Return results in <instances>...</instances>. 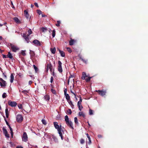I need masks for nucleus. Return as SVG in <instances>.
Returning a JSON list of instances; mask_svg holds the SVG:
<instances>
[{"label":"nucleus","instance_id":"obj_13","mask_svg":"<svg viewBox=\"0 0 148 148\" xmlns=\"http://www.w3.org/2000/svg\"><path fill=\"white\" fill-rule=\"evenodd\" d=\"M66 123L67 125L73 129H74L73 127V124L72 122L71 121H69L66 122Z\"/></svg>","mask_w":148,"mask_h":148},{"label":"nucleus","instance_id":"obj_21","mask_svg":"<svg viewBox=\"0 0 148 148\" xmlns=\"http://www.w3.org/2000/svg\"><path fill=\"white\" fill-rule=\"evenodd\" d=\"M5 112L6 116L7 118H8L9 115V113L8 112V108H6L5 110Z\"/></svg>","mask_w":148,"mask_h":148},{"label":"nucleus","instance_id":"obj_2","mask_svg":"<svg viewBox=\"0 0 148 148\" xmlns=\"http://www.w3.org/2000/svg\"><path fill=\"white\" fill-rule=\"evenodd\" d=\"M95 92H98V93L102 96L105 95L106 92V90H96Z\"/></svg>","mask_w":148,"mask_h":148},{"label":"nucleus","instance_id":"obj_54","mask_svg":"<svg viewBox=\"0 0 148 148\" xmlns=\"http://www.w3.org/2000/svg\"><path fill=\"white\" fill-rule=\"evenodd\" d=\"M22 92L25 94H26L27 93H28V92L26 90H24L22 91Z\"/></svg>","mask_w":148,"mask_h":148},{"label":"nucleus","instance_id":"obj_12","mask_svg":"<svg viewBox=\"0 0 148 148\" xmlns=\"http://www.w3.org/2000/svg\"><path fill=\"white\" fill-rule=\"evenodd\" d=\"M32 43L36 46H39L41 45V43L40 42L37 40H34L33 42Z\"/></svg>","mask_w":148,"mask_h":148},{"label":"nucleus","instance_id":"obj_38","mask_svg":"<svg viewBox=\"0 0 148 148\" xmlns=\"http://www.w3.org/2000/svg\"><path fill=\"white\" fill-rule=\"evenodd\" d=\"M52 138L53 139V140L55 141H58V139L56 137L54 136H53L52 137Z\"/></svg>","mask_w":148,"mask_h":148},{"label":"nucleus","instance_id":"obj_58","mask_svg":"<svg viewBox=\"0 0 148 148\" xmlns=\"http://www.w3.org/2000/svg\"><path fill=\"white\" fill-rule=\"evenodd\" d=\"M4 120L6 123V124H7L8 123V122L7 121V120H6V119L5 117V116H4Z\"/></svg>","mask_w":148,"mask_h":148},{"label":"nucleus","instance_id":"obj_27","mask_svg":"<svg viewBox=\"0 0 148 148\" xmlns=\"http://www.w3.org/2000/svg\"><path fill=\"white\" fill-rule=\"evenodd\" d=\"M86 135H87V137L88 138V140H89V141L88 142V144H90L91 143V140L90 138V137L89 136V135L88 134H86Z\"/></svg>","mask_w":148,"mask_h":148},{"label":"nucleus","instance_id":"obj_24","mask_svg":"<svg viewBox=\"0 0 148 148\" xmlns=\"http://www.w3.org/2000/svg\"><path fill=\"white\" fill-rule=\"evenodd\" d=\"M72 113V111L70 109H68L67 110L66 114L68 115H70Z\"/></svg>","mask_w":148,"mask_h":148},{"label":"nucleus","instance_id":"obj_46","mask_svg":"<svg viewBox=\"0 0 148 148\" xmlns=\"http://www.w3.org/2000/svg\"><path fill=\"white\" fill-rule=\"evenodd\" d=\"M80 143L82 144H83L85 142V141H84V139H81L80 140Z\"/></svg>","mask_w":148,"mask_h":148},{"label":"nucleus","instance_id":"obj_45","mask_svg":"<svg viewBox=\"0 0 148 148\" xmlns=\"http://www.w3.org/2000/svg\"><path fill=\"white\" fill-rule=\"evenodd\" d=\"M37 12L39 15L41 14L42 13V12L40 10H37Z\"/></svg>","mask_w":148,"mask_h":148},{"label":"nucleus","instance_id":"obj_14","mask_svg":"<svg viewBox=\"0 0 148 148\" xmlns=\"http://www.w3.org/2000/svg\"><path fill=\"white\" fill-rule=\"evenodd\" d=\"M13 20L17 24H20L21 23L19 19L16 17H15L13 18Z\"/></svg>","mask_w":148,"mask_h":148},{"label":"nucleus","instance_id":"obj_47","mask_svg":"<svg viewBox=\"0 0 148 148\" xmlns=\"http://www.w3.org/2000/svg\"><path fill=\"white\" fill-rule=\"evenodd\" d=\"M78 106V107L79 110L80 111H81V109L83 108V107H82V105H81V106L79 105V106Z\"/></svg>","mask_w":148,"mask_h":148},{"label":"nucleus","instance_id":"obj_31","mask_svg":"<svg viewBox=\"0 0 148 148\" xmlns=\"http://www.w3.org/2000/svg\"><path fill=\"white\" fill-rule=\"evenodd\" d=\"M65 121L66 122V123L69 121L68 116L67 115L65 116Z\"/></svg>","mask_w":148,"mask_h":148},{"label":"nucleus","instance_id":"obj_53","mask_svg":"<svg viewBox=\"0 0 148 148\" xmlns=\"http://www.w3.org/2000/svg\"><path fill=\"white\" fill-rule=\"evenodd\" d=\"M8 126V127L9 128L10 130L12 129V128L11 127L9 123H8L6 124Z\"/></svg>","mask_w":148,"mask_h":148},{"label":"nucleus","instance_id":"obj_9","mask_svg":"<svg viewBox=\"0 0 148 148\" xmlns=\"http://www.w3.org/2000/svg\"><path fill=\"white\" fill-rule=\"evenodd\" d=\"M2 130L3 131V134L5 135L6 137L7 138H9L10 137V135L8 134V131L6 129V128H5L4 127H3L2 128Z\"/></svg>","mask_w":148,"mask_h":148},{"label":"nucleus","instance_id":"obj_8","mask_svg":"<svg viewBox=\"0 0 148 148\" xmlns=\"http://www.w3.org/2000/svg\"><path fill=\"white\" fill-rule=\"evenodd\" d=\"M47 66L48 67V68L49 69L50 71L51 72H53V75H54V69H53V67L52 64L50 63L49 64H48Z\"/></svg>","mask_w":148,"mask_h":148},{"label":"nucleus","instance_id":"obj_11","mask_svg":"<svg viewBox=\"0 0 148 148\" xmlns=\"http://www.w3.org/2000/svg\"><path fill=\"white\" fill-rule=\"evenodd\" d=\"M29 35H26L25 34L23 33L22 35L23 37L25 39V41L27 43H29Z\"/></svg>","mask_w":148,"mask_h":148},{"label":"nucleus","instance_id":"obj_23","mask_svg":"<svg viewBox=\"0 0 148 148\" xmlns=\"http://www.w3.org/2000/svg\"><path fill=\"white\" fill-rule=\"evenodd\" d=\"M50 49L52 53L53 54L55 53L56 51V49L55 47H54L53 48H51Z\"/></svg>","mask_w":148,"mask_h":148},{"label":"nucleus","instance_id":"obj_19","mask_svg":"<svg viewBox=\"0 0 148 148\" xmlns=\"http://www.w3.org/2000/svg\"><path fill=\"white\" fill-rule=\"evenodd\" d=\"M14 79V76L13 75L12 73L10 75V82L11 83H12Z\"/></svg>","mask_w":148,"mask_h":148},{"label":"nucleus","instance_id":"obj_41","mask_svg":"<svg viewBox=\"0 0 148 148\" xmlns=\"http://www.w3.org/2000/svg\"><path fill=\"white\" fill-rule=\"evenodd\" d=\"M91 78V77H89L85 79L86 80L87 82H88L90 81V79Z\"/></svg>","mask_w":148,"mask_h":148},{"label":"nucleus","instance_id":"obj_36","mask_svg":"<svg viewBox=\"0 0 148 148\" xmlns=\"http://www.w3.org/2000/svg\"><path fill=\"white\" fill-rule=\"evenodd\" d=\"M51 91L53 94L55 95H56V91L53 89H51Z\"/></svg>","mask_w":148,"mask_h":148},{"label":"nucleus","instance_id":"obj_10","mask_svg":"<svg viewBox=\"0 0 148 148\" xmlns=\"http://www.w3.org/2000/svg\"><path fill=\"white\" fill-rule=\"evenodd\" d=\"M28 140V137L27 133L25 132H24L22 137V140L23 141L26 142Z\"/></svg>","mask_w":148,"mask_h":148},{"label":"nucleus","instance_id":"obj_64","mask_svg":"<svg viewBox=\"0 0 148 148\" xmlns=\"http://www.w3.org/2000/svg\"><path fill=\"white\" fill-rule=\"evenodd\" d=\"M16 148H23V147L21 146H18L16 147Z\"/></svg>","mask_w":148,"mask_h":148},{"label":"nucleus","instance_id":"obj_39","mask_svg":"<svg viewBox=\"0 0 148 148\" xmlns=\"http://www.w3.org/2000/svg\"><path fill=\"white\" fill-rule=\"evenodd\" d=\"M33 67L36 72L37 71H38V68L35 65H33Z\"/></svg>","mask_w":148,"mask_h":148},{"label":"nucleus","instance_id":"obj_43","mask_svg":"<svg viewBox=\"0 0 148 148\" xmlns=\"http://www.w3.org/2000/svg\"><path fill=\"white\" fill-rule=\"evenodd\" d=\"M66 49H67L69 53H71V52L72 51H71V49H70V48H69V47H67L66 48Z\"/></svg>","mask_w":148,"mask_h":148},{"label":"nucleus","instance_id":"obj_55","mask_svg":"<svg viewBox=\"0 0 148 148\" xmlns=\"http://www.w3.org/2000/svg\"><path fill=\"white\" fill-rule=\"evenodd\" d=\"M67 91V89L66 88H65L64 90V94H66V92Z\"/></svg>","mask_w":148,"mask_h":148},{"label":"nucleus","instance_id":"obj_50","mask_svg":"<svg viewBox=\"0 0 148 148\" xmlns=\"http://www.w3.org/2000/svg\"><path fill=\"white\" fill-rule=\"evenodd\" d=\"M24 13L25 15L26 14H28V11L26 10H24Z\"/></svg>","mask_w":148,"mask_h":148},{"label":"nucleus","instance_id":"obj_48","mask_svg":"<svg viewBox=\"0 0 148 148\" xmlns=\"http://www.w3.org/2000/svg\"><path fill=\"white\" fill-rule=\"evenodd\" d=\"M18 106L19 109H21L22 108V105L21 104H19L18 105Z\"/></svg>","mask_w":148,"mask_h":148},{"label":"nucleus","instance_id":"obj_37","mask_svg":"<svg viewBox=\"0 0 148 148\" xmlns=\"http://www.w3.org/2000/svg\"><path fill=\"white\" fill-rule=\"evenodd\" d=\"M28 34L27 35H29H29L31 34L32 33V31L31 30V29H29L28 31Z\"/></svg>","mask_w":148,"mask_h":148},{"label":"nucleus","instance_id":"obj_62","mask_svg":"<svg viewBox=\"0 0 148 148\" xmlns=\"http://www.w3.org/2000/svg\"><path fill=\"white\" fill-rule=\"evenodd\" d=\"M3 76H4V77L5 78H7V76H6V75L5 74V73H3Z\"/></svg>","mask_w":148,"mask_h":148},{"label":"nucleus","instance_id":"obj_60","mask_svg":"<svg viewBox=\"0 0 148 148\" xmlns=\"http://www.w3.org/2000/svg\"><path fill=\"white\" fill-rule=\"evenodd\" d=\"M71 93H72L74 95H75V97L76 98V94H75V93H74V92H73L72 91V90H71Z\"/></svg>","mask_w":148,"mask_h":148},{"label":"nucleus","instance_id":"obj_32","mask_svg":"<svg viewBox=\"0 0 148 148\" xmlns=\"http://www.w3.org/2000/svg\"><path fill=\"white\" fill-rule=\"evenodd\" d=\"M57 23L56 24V25L58 27H59L60 26V24L61 23L59 21H57Z\"/></svg>","mask_w":148,"mask_h":148},{"label":"nucleus","instance_id":"obj_35","mask_svg":"<svg viewBox=\"0 0 148 148\" xmlns=\"http://www.w3.org/2000/svg\"><path fill=\"white\" fill-rule=\"evenodd\" d=\"M56 35V31H55V29H54L52 31V36L53 37V38Z\"/></svg>","mask_w":148,"mask_h":148},{"label":"nucleus","instance_id":"obj_26","mask_svg":"<svg viewBox=\"0 0 148 148\" xmlns=\"http://www.w3.org/2000/svg\"><path fill=\"white\" fill-rule=\"evenodd\" d=\"M45 99L47 101H49L50 99L49 96L48 95H46L44 96Z\"/></svg>","mask_w":148,"mask_h":148},{"label":"nucleus","instance_id":"obj_44","mask_svg":"<svg viewBox=\"0 0 148 148\" xmlns=\"http://www.w3.org/2000/svg\"><path fill=\"white\" fill-rule=\"evenodd\" d=\"M21 53L22 55L23 56H25L26 55V53H25V52L24 51H22L21 52Z\"/></svg>","mask_w":148,"mask_h":148},{"label":"nucleus","instance_id":"obj_5","mask_svg":"<svg viewBox=\"0 0 148 148\" xmlns=\"http://www.w3.org/2000/svg\"><path fill=\"white\" fill-rule=\"evenodd\" d=\"M10 46L12 51L13 52H16L19 49L16 46L13 45V44H10Z\"/></svg>","mask_w":148,"mask_h":148},{"label":"nucleus","instance_id":"obj_29","mask_svg":"<svg viewBox=\"0 0 148 148\" xmlns=\"http://www.w3.org/2000/svg\"><path fill=\"white\" fill-rule=\"evenodd\" d=\"M41 30H42V32H45L47 31V29L46 28L42 27L41 28Z\"/></svg>","mask_w":148,"mask_h":148},{"label":"nucleus","instance_id":"obj_51","mask_svg":"<svg viewBox=\"0 0 148 148\" xmlns=\"http://www.w3.org/2000/svg\"><path fill=\"white\" fill-rule=\"evenodd\" d=\"M25 17L27 18V19H28L29 18V14H26L25 15Z\"/></svg>","mask_w":148,"mask_h":148},{"label":"nucleus","instance_id":"obj_42","mask_svg":"<svg viewBox=\"0 0 148 148\" xmlns=\"http://www.w3.org/2000/svg\"><path fill=\"white\" fill-rule=\"evenodd\" d=\"M42 122L43 124L45 125H46L47 124L46 121L45 119H42Z\"/></svg>","mask_w":148,"mask_h":148},{"label":"nucleus","instance_id":"obj_57","mask_svg":"<svg viewBox=\"0 0 148 148\" xmlns=\"http://www.w3.org/2000/svg\"><path fill=\"white\" fill-rule=\"evenodd\" d=\"M4 120L6 123V124H7L8 123V122L7 121V120H6V119L5 117V116H4Z\"/></svg>","mask_w":148,"mask_h":148},{"label":"nucleus","instance_id":"obj_15","mask_svg":"<svg viewBox=\"0 0 148 148\" xmlns=\"http://www.w3.org/2000/svg\"><path fill=\"white\" fill-rule=\"evenodd\" d=\"M66 98L68 102L70 101V97L69 95L68 94H66L64 95Z\"/></svg>","mask_w":148,"mask_h":148},{"label":"nucleus","instance_id":"obj_6","mask_svg":"<svg viewBox=\"0 0 148 148\" xmlns=\"http://www.w3.org/2000/svg\"><path fill=\"white\" fill-rule=\"evenodd\" d=\"M0 81H1L0 82L1 86L2 88H5L6 85V82L1 78H0Z\"/></svg>","mask_w":148,"mask_h":148},{"label":"nucleus","instance_id":"obj_4","mask_svg":"<svg viewBox=\"0 0 148 148\" xmlns=\"http://www.w3.org/2000/svg\"><path fill=\"white\" fill-rule=\"evenodd\" d=\"M23 118L20 114L16 116V121L18 123H21L23 121Z\"/></svg>","mask_w":148,"mask_h":148},{"label":"nucleus","instance_id":"obj_30","mask_svg":"<svg viewBox=\"0 0 148 148\" xmlns=\"http://www.w3.org/2000/svg\"><path fill=\"white\" fill-rule=\"evenodd\" d=\"M80 59L85 64H87V60H85L82 58L81 57H80Z\"/></svg>","mask_w":148,"mask_h":148},{"label":"nucleus","instance_id":"obj_40","mask_svg":"<svg viewBox=\"0 0 148 148\" xmlns=\"http://www.w3.org/2000/svg\"><path fill=\"white\" fill-rule=\"evenodd\" d=\"M7 96V95H6V93H5V92L3 93L2 95V97L3 98H5Z\"/></svg>","mask_w":148,"mask_h":148},{"label":"nucleus","instance_id":"obj_7","mask_svg":"<svg viewBox=\"0 0 148 148\" xmlns=\"http://www.w3.org/2000/svg\"><path fill=\"white\" fill-rule=\"evenodd\" d=\"M8 103L9 105L12 107H15L17 105V103L16 101H12L10 100L8 101Z\"/></svg>","mask_w":148,"mask_h":148},{"label":"nucleus","instance_id":"obj_3","mask_svg":"<svg viewBox=\"0 0 148 148\" xmlns=\"http://www.w3.org/2000/svg\"><path fill=\"white\" fill-rule=\"evenodd\" d=\"M62 63L60 60L58 61V71L61 73L62 72Z\"/></svg>","mask_w":148,"mask_h":148},{"label":"nucleus","instance_id":"obj_28","mask_svg":"<svg viewBox=\"0 0 148 148\" xmlns=\"http://www.w3.org/2000/svg\"><path fill=\"white\" fill-rule=\"evenodd\" d=\"M69 102V104L71 106L72 108H74V105L73 104L72 101H69L68 102Z\"/></svg>","mask_w":148,"mask_h":148},{"label":"nucleus","instance_id":"obj_34","mask_svg":"<svg viewBox=\"0 0 148 148\" xmlns=\"http://www.w3.org/2000/svg\"><path fill=\"white\" fill-rule=\"evenodd\" d=\"M93 111L91 109H90L89 110V114L90 115H91L93 114Z\"/></svg>","mask_w":148,"mask_h":148},{"label":"nucleus","instance_id":"obj_52","mask_svg":"<svg viewBox=\"0 0 148 148\" xmlns=\"http://www.w3.org/2000/svg\"><path fill=\"white\" fill-rule=\"evenodd\" d=\"M53 77H51V79H50V82L51 83H52V82H53Z\"/></svg>","mask_w":148,"mask_h":148},{"label":"nucleus","instance_id":"obj_61","mask_svg":"<svg viewBox=\"0 0 148 148\" xmlns=\"http://www.w3.org/2000/svg\"><path fill=\"white\" fill-rule=\"evenodd\" d=\"M81 102L78 101L77 103V106H81Z\"/></svg>","mask_w":148,"mask_h":148},{"label":"nucleus","instance_id":"obj_63","mask_svg":"<svg viewBox=\"0 0 148 148\" xmlns=\"http://www.w3.org/2000/svg\"><path fill=\"white\" fill-rule=\"evenodd\" d=\"M79 98H80L79 100V102H81L82 103V100L81 97L80 96V97H79Z\"/></svg>","mask_w":148,"mask_h":148},{"label":"nucleus","instance_id":"obj_1","mask_svg":"<svg viewBox=\"0 0 148 148\" xmlns=\"http://www.w3.org/2000/svg\"><path fill=\"white\" fill-rule=\"evenodd\" d=\"M55 128L57 129L58 131V133L60 136L61 137L62 140L63 139L62 134L64 133V131L62 128V126L60 125V126L58 125V123L57 122H53Z\"/></svg>","mask_w":148,"mask_h":148},{"label":"nucleus","instance_id":"obj_33","mask_svg":"<svg viewBox=\"0 0 148 148\" xmlns=\"http://www.w3.org/2000/svg\"><path fill=\"white\" fill-rule=\"evenodd\" d=\"M74 122L76 124H78V120L77 117H75L74 118Z\"/></svg>","mask_w":148,"mask_h":148},{"label":"nucleus","instance_id":"obj_18","mask_svg":"<svg viewBox=\"0 0 148 148\" xmlns=\"http://www.w3.org/2000/svg\"><path fill=\"white\" fill-rule=\"evenodd\" d=\"M7 58H9L11 59H12L13 58V56L12 54L9 52H8V54L7 55Z\"/></svg>","mask_w":148,"mask_h":148},{"label":"nucleus","instance_id":"obj_22","mask_svg":"<svg viewBox=\"0 0 148 148\" xmlns=\"http://www.w3.org/2000/svg\"><path fill=\"white\" fill-rule=\"evenodd\" d=\"M59 51L60 54L61 56L62 57H64L65 56V53L63 52V51H61L60 50H59Z\"/></svg>","mask_w":148,"mask_h":148},{"label":"nucleus","instance_id":"obj_16","mask_svg":"<svg viewBox=\"0 0 148 148\" xmlns=\"http://www.w3.org/2000/svg\"><path fill=\"white\" fill-rule=\"evenodd\" d=\"M30 54L31 55V58H33L35 56L34 52L31 50H30Z\"/></svg>","mask_w":148,"mask_h":148},{"label":"nucleus","instance_id":"obj_56","mask_svg":"<svg viewBox=\"0 0 148 148\" xmlns=\"http://www.w3.org/2000/svg\"><path fill=\"white\" fill-rule=\"evenodd\" d=\"M34 5H35V6H36V7H38V4L37 3H36V2L35 3H34Z\"/></svg>","mask_w":148,"mask_h":148},{"label":"nucleus","instance_id":"obj_49","mask_svg":"<svg viewBox=\"0 0 148 148\" xmlns=\"http://www.w3.org/2000/svg\"><path fill=\"white\" fill-rule=\"evenodd\" d=\"M10 133H11V135L12 136V138L13 134V132L12 129L10 130Z\"/></svg>","mask_w":148,"mask_h":148},{"label":"nucleus","instance_id":"obj_20","mask_svg":"<svg viewBox=\"0 0 148 148\" xmlns=\"http://www.w3.org/2000/svg\"><path fill=\"white\" fill-rule=\"evenodd\" d=\"M75 42V41L74 39H71V40L69 42V45H73Z\"/></svg>","mask_w":148,"mask_h":148},{"label":"nucleus","instance_id":"obj_59","mask_svg":"<svg viewBox=\"0 0 148 148\" xmlns=\"http://www.w3.org/2000/svg\"><path fill=\"white\" fill-rule=\"evenodd\" d=\"M2 56L3 58H6L7 57H6L7 56H6L5 55L2 54Z\"/></svg>","mask_w":148,"mask_h":148},{"label":"nucleus","instance_id":"obj_25","mask_svg":"<svg viewBox=\"0 0 148 148\" xmlns=\"http://www.w3.org/2000/svg\"><path fill=\"white\" fill-rule=\"evenodd\" d=\"M79 116H82L84 118L85 117V115L82 112H79Z\"/></svg>","mask_w":148,"mask_h":148},{"label":"nucleus","instance_id":"obj_17","mask_svg":"<svg viewBox=\"0 0 148 148\" xmlns=\"http://www.w3.org/2000/svg\"><path fill=\"white\" fill-rule=\"evenodd\" d=\"M82 79L83 80L85 79L86 77H87V76L86 75V73L84 72H83L82 73Z\"/></svg>","mask_w":148,"mask_h":148}]
</instances>
